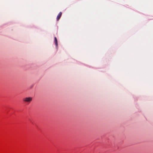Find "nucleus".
<instances>
[{"label":"nucleus","instance_id":"7ed1b4c3","mask_svg":"<svg viewBox=\"0 0 153 153\" xmlns=\"http://www.w3.org/2000/svg\"><path fill=\"white\" fill-rule=\"evenodd\" d=\"M54 42L56 46H57L58 45L57 40L56 37H54Z\"/></svg>","mask_w":153,"mask_h":153},{"label":"nucleus","instance_id":"f03ea898","mask_svg":"<svg viewBox=\"0 0 153 153\" xmlns=\"http://www.w3.org/2000/svg\"><path fill=\"white\" fill-rule=\"evenodd\" d=\"M62 13L61 12H60L59 13L58 15V16L57 17L56 19L57 21H58L60 19V18L62 16Z\"/></svg>","mask_w":153,"mask_h":153},{"label":"nucleus","instance_id":"f257e3e1","mask_svg":"<svg viewBox=\"0 0 153 153\" xmlns=\"http://www.w3.org/2000/svg\"><path fill=\"white\" fill-rule=\"evenodd\" d=\"M33 98L32 97H26L24 98L23 100L25 102L27 103V104H29L32 101Z\"/></svg>","mask_w":153,"mask_h":153}]
</instances>
